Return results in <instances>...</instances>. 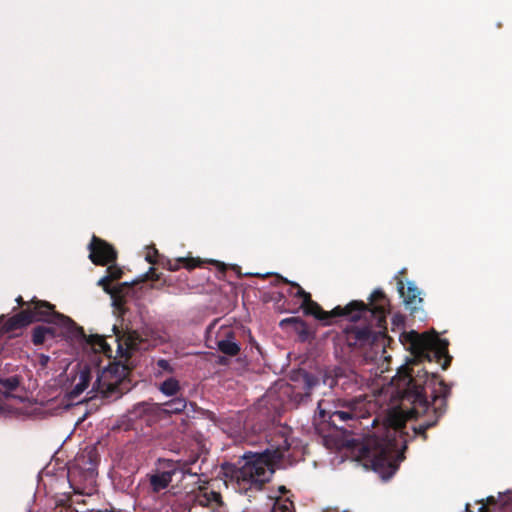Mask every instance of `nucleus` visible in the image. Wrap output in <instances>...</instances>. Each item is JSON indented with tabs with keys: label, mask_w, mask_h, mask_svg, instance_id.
<instances>
[{
	"label": "nucleus",
	"mask_w": 512,
	"mask_h": 512,
	"mask_svg": "<svg viewBox=\"0 0 512 512\" xmlns=\"http://www.w3.org/2000/svg\"><path fill=\"white\" fill-rule=\"evenodd\" d=\"M159 391L167 397H175L182 394V387L179 380L169 377L159 384Z\"/></svg>",
	"instance_id": "24"
},
{
	"label": "nucleus",
	"mask_w": 512,
	"mask_h": 512,
	"mask_svg": "<svg viewBox=\"0 0 512 512\" xmlns=\"http://www.w3.org/2000/svg\"><path fill=\"white\" fill-rule=\"evenodd\" d=\"M278 491L281 494H286L288 492V489L285 486L282 485V486H279Z\"/></svg>",
	"instance_id": "39"
},
{
	"label": "nucleus",
	"mask_w": 512,
	"mask_h": 512,
	"mask_svg": "<svg viewBox=\"0 0 512 512\" xmlns=\"http://www.w3.org/2000/svg\"><path fill=\"white\" fill-rule=\"evenodd\" d=\"M160 279V275L156 272L154 268H150L148 272L143 274L139 279H137V284L141 282H145L147 280L158 281Z\"/></svg>",
	"instance_id": "31"
},
{
	"label": "nucleus",
	"mask_w": 512,
	"mask_h": 512,
	"mask_svg": "<svg viewBox=\"0 0 512 512\" xmlns=\"http://www.w3.org/2000/svg\"><path fill=\"white\" fill-rule=\"evenodd\" d=\"M156 365L162 371H166L168 373H173L174 372V368L171 366L170 362L168 360H166V359H159L156 362Z\"/></svg>",
	"instance_id": "32"
},
{
	"label": "nucleus",
	"mask_w": 512,
	"mask_h": 512,
	"mask_svg": "<svg viewBox=\"0 0 512 512\" xmlns=\"http://www.w3.org/2000/svg\"><path fill=\"white\" fill-rule=\"evenodd\" d=\"M404 337L412 359L398 371L397 395L402 403L412 405L411 413L416 416L426 414L432 407L433 417L413 427L414 436L420 435L426 440V431L436 426L447 410L451 387L437 373L428 372L421 364L436 362L446 370L452 358L448 354V341L440 339L438 335L410 331Z\"/></svg>",
	"instance_id": "1"
},
{
	"label": "nucleus",
	"mask_w": 512,
	"mask_h": 512,
	"mask_svg": "<svg viewBox=\"0 0 512 512\" xmlns=\"http://www.w3.org/2000/svg\"><path fill=\"white\" fill-rule=\"evenodd\" d=\"M16 302H17V304H18L19 306H24V305H26V304H27V303L23 300L22 296H18V297L16 298Z\"/></svg>",
	"instance_id": "38"
},
{
	"label": "nucleus",
	"mask_w": 512,
	"mask_h": 512,
	"mask_svg": "<svg viewBox=\"0 0 512 512\" xmlns=\"http://www.w3.org/2000/svg\"><path fill=\"white\" fill-rule=\"evenodd\" d=\"M98 464V456L94 449L85 450L78 454L74 463L68 468V477L71 481L76 474L84 472L86 476L93 477Z\"/></svg>",
	"instance_id": "11"
},
{
	"label": "nucleus",
	"mask_w": 512,
	"mask_h": 512,
	"mask_svg": "<svg viewBox=\"0 0 512 512\" xmlns=\"http://www.w3.org/2000/svg\"><path fill=\"white\" fill-rule=\"evenodd\" d=\"M211 264L215 265L221 271H225V269H226L225 264L222 263V262H219V261H216V260H212Z\"/></svg>",
	"instance_id": "35"
},
{
	"label": "nucleus",
	"mask_w": 512,
	"mask_h": 512,
	"mask_svg": "<svg viewBox=\"0 0 512 512\" xmlns=\"http://www.w3.org/2000/svg\"><path fill=\"white\" fill-rule=\"evenodd\" d=\"M25 310L29 311L31 323L46 322L48 324L63 327L67 332L74 329L77 334L84 336V330L82 327L77 326V324L68 316L56 312L55 306L47 301L33 298L31 300V305H28Z\"/></svg>",
	"instance_id": "6"
},
{
	"label": "nucleus",
	"mask_w": 512,
	"mask_h": 512,
	"mask_svg": "<svg viewBox=\"0 0 512 512\" xmlns=\"http://www.w3.org/2000/svg\"><path fill=\"white\" fill-rule=\"evenodd\" d=\"M137 284L136 280L131 282H122L115 286L110 287V292H106L112 299V304L118 310H121L125 303L126 298L131 294L132 288Z\"/></svg>",
	"instance_id": "15"
},
{
	"label": "nucleus",
	"mask_w": 512,
	"mask_h": 512,
	"mask_svg": "<svg viewBox=\"0 0 512 512\" xmlns=\"http://www.w3.org/2000/svg\"><path fill=\"white\" fill-rule=\"evenodd\" d=\"M31 324L29 311L23 309L19 313L10 317L3 325L2 330L6 333L14 332Z\"/></svg>",
	"instance_id": "20"
},
{
	"label": "nucleus",
	"mask_w": 512,
	"mask_h": 512,
	"mask_svg": "<svg viewBox=\"0 0 512 512\" xmlns=\"http://www.w3.org/2000/svg\"><path fill=\"white\" fill-rule=\"evenodd\" d=\"M164 411V415L169 416L172 414H180L187 407V399L181 394L179 396L172 397V399L161 403Z\"/></svg>",
	"instance_id": "23"
},
{
	"label": "nucleus",
	"mask_w": 512,
	"mask_h": 512,
	"mask_svg": "<svg viewBox=\"0 0 512 512\" xmlns=\"http://www.w3.org/2000/svg\"><path fill=\"white\" fill-rule=\"evenodd\" d=\"M91 380V372L88 368H84L79 373V382L75 385L73 393L78 395L82 393L88 386Z\"/></svg>",
	"instance_id": "28"
},
{
	"label": "nucleus",
	"mask_w": 512,
	"mask_h": 512,
	"mask_svg": "<svg viewBox=\"0 0 512 512\" xmlns=\"http://www.w3.org/2000/svg\"><path fill=\"white\" fill-rule=\"evenodd\" d=\"M89 259L98 266H106L117 260L116 249L107 241L93 235L88 245Z\"/></svg>",
	"instance_id": "10"
},
{
	"label": "nucleus",
	"mask_w": 512,
	"mask_h": 512,
	"mask_svg": "<svg viewBox=\"0 0 512 512\" xmlns=\"http://www.w3.org/2000/svg\"><path fill=\"white\" fill-rule=\"evenodd\" d=\"M68 333H70L74 337L84 338L86 340L87 344H89L95 352L103 353L104 355L111 357L112 349L109 346V344L106 342V339L103 336L96 334V335H89L87 337L85 334H84V336L77 334L74 329H72L71 331H68Z\"/></svg>",
	"instance_id": "18"
},
{
	"label": "nucleus",
	"mask_w": 512,
	"mask_h": 512,
	"mask_svg": "<svg viewBox=\"0 0 512 512\" xmlns=\"http://www.w3.org/2000/svg\"><path fill=\"white\" fill-rule=\"evenodd\" d=\"M21 377L19 375H13L11 377H0V386L7 392L15 391L20 385Z\"/></svg>",
	"instance_id": "29"
},
{
	"label": "nucleus",
	"mask_w": 512,
	"mask_h": 512,
	"mask_svg": "<svg viewBox=\"0 0 512 512\" xmlns=\"http://www.w3.org/2000/svg\"><path fill=\"white\" fill-rule=\"evenodd\" d=\"M203 264L204 261H202L200 258L193 257H179L175 260L167 259L162 263L163 267L173 272L179 270L181 266L187 270H193L196 267H201Z\"/></svg>",
	"instance_id": "19"
},
{
	"label": "nucleus",
	"mask_w": 512,
	"mask_h": 512,
	"mask_svg": "<svg viewBox=\"0 0 512 512\" xmlns=\"http://www.w3.org/2000/svg\"><path fill=\"white\" fill-rule=\"evenodd\" d=\"M195 501L200 506H211L213 504H216L217 506L222 505L221 494L215 491H200L196 494Z\"/></svg>",
	"instance_id": "25"
},
{
	"label": "nucleus",
	"mask_w": 512,
	"mask_h": 512,
	"mask_svg": "<svg viewBox=\"0 0 512 512\" xmlns=\"http://www.w3.org/2000/svg\"><path fill=\"white\" fill-rule=\"evenodd\" d=\"M304 313L314 316L317 320L321 321L323 325H331L333 319L337 317H351L356 319L361 311H367L365 303L361 300H353L345 307L336 306L331 311H325L323 308L312 299L302 305Z\"/></svg>",
	"instance_id": "8"
},
{
	"label": "nucleus",
	"mask_w": 512,
	"mask_h": 512,
	"mask_svg": "<svg viewBox=\"0 0 512 512\" xmlns=\"http://www.w3.org/2000/svg\"><path fill=\"white\" fill-rule=\"evenodd\" d=\"M175 467L176 464L171 459H158L157 468L147 475L152 493L158 494L169 487L173 476L178 472Z\"/></svg>",
	"instance_id": "9"
},
{
	"label": "nucleus",
	"mask_w": 512,
	"mask_h": 512,
	"mask_svg": "<svg viewBox=\"0 0 512 512\" xmlns=\"http://www.w3.org/2000/svg\"><path fill=\"white\" fill-rule=\"evenodd\" d=\"M367 311H361L356 319L347 317L351 322H357L361 318L368 320L364 327L352 325L337 335L338 345L345 346L349 352L365 349L384 342L387 337L386 316L390 311V302L385 293L377 289L369 297V303H365Z\"/></svg>",
	"instance_id": "4"
},
{
	"label": "nucleus",
	"mask_w": 512,
	"mask_h": 512,
	"mask_svg": "<svg viewBox=\"0 0 512 512\" xmlns=\"http://www.w3.org/2000/svg\"><path fill=\"white\" fill-rule=\"evenodd\" d=\"M89 512H116V510H115L114 508H110V509H98V510L92 509V510H90Z\"/></svg>",
	"instance_id": "37"
},
{
	"label": "nucleus",
	"mask_w": 512,
	"mask_h": 512,
	"mask_svg": "<svg viewBox=\"0 0 512 512\" xmlns=\"http://www.w3.org/2000/svg\"><path fill=\"white\" fill-rule=\"evenodd\" d=\"M49 361H50V357L48 355L40 354V356H39V364L42 367H46L47 364L49 363Z\"/></svg>",
	"instance_id": "34"
},
{
	"label": "nucleus",
	"mask_w": 512,
	"mask_h": 512,
	"mask_svg": "<svg viewBox=\"0 0 512 512\" xmlns=\"http://www.w3.org/2000/svg\"><path fill=\"white\" fill-rule=\"evenodd\" d=\"M478 503L481 504L479 512H512V491L499 493L498 498L489 496Z\"/></svg>",
	"instance_id": "14"
},
{
	"label": "nucleus",
	"mask_w": 512,
	"mask_h": 512,
	"mask_svg": "<svg viewBox=\"0 0 512 512\" xmlns=\"http://www.w3.org/2000/svg\"><path fill=\"white\" fill-rule=\"evenodd\" d=\"M131 414L134 418L141 419L149 425L165 417L162 404L148 402L136 404Z\"/></svg>",
	"instance_id": "13"
},
{
	"label": "nucleus",
	"mask_w": 512,
	"mask_h": 512,
	"mask_svg": "<svg viewBox=\"0 0 512 512\" xmlns=\"http://www.w3.org/2000/svg\"><path fill=\"white\" fill-rule=\"evenodd\" d=\"M279 325L282 328L292 326L302 342L314 338V334L307 323L299 317L285 318L280 321Z\"/></svg>",
	"instance_id": "17"
},
{
	"label": "nucleus",
	"mask_w": 512,
	"mask_h": 512,
	"mask_svg": "<svg viewBox=\"0 0 512 512\" xmlns=\"http://www.w3.org/2000/svg\"><path fill=\"white\" fill-rule=\"evenodd\" d=\"M392 427H386L381 435L366 437L357 448L358 460L363 462L366 468H371L387 480L398 469V462L404 456L401 449L406 448V440L403 437L405 424L401 419L392 420Z\"/></svg>",
	"instance_id": "2"
},
{
	"label": "nucleus",
	"mask_w": 512,
	"mask_h": 512,
	"mask_svg": "<svg viewBox=\"0 0 512 512\" xmlns=\"http://www.w3.org/2000/svg\"><path fill=\"white\" fill-rule=\"evenodd\" d=\"M396 280L397 290L400 297L403 299L406 308L410 310L411 314L416 313L423 302V299L420 297L421 292L419 288L414 282H407V285L405 286V283L401 278L396 277Z\"/></svg>",
	"instance_id": "12"
},
{
	"label": "nucleus",
	"mask_w": 512,
	"mask_h": 512,
	"mask_svg": "<svg viewBox=\"0 0 512 512\" xmlns=\"http://www.w3.org/2000/svg\"><path fill=\"white\" fill-rule=\"evenodd\" d=\"M58 336L57 329L52 326L38 325L32 330V343L36 346L44 344Z\"/></svg>",
	"instance_id": "22"
},
{
	"label": "nucleus",
	"mask_w": 512,
	"mask_h": 512,
	"mask_svg": "<svg viewBox=\"0 0 512 512\" xmlns=\"http://www.w3.org/2000/svg\"><path fill=\"white\" fill-rule=\"evenodd\" d=\"M118 361L112 362L101 371L94 384L96 389L109 397L119 391V385L129 375V359L133 351L145 349V341L137 331H128L122 336L116 334Z\"/></svg>",
	"instance_id": "5"
},
{
	"label": "nucleus",
	"mask_w": 512,
	"mask_h": 512,
	"mask_svg": "<svg viewBox=\"0 0 512 512\" xmlns=\"http://www.w3.org/2000/svg\"><path fill=\"white\" fill-rule=\"evenodd\" d=\"M345 379H346V377H344V376H337L336 379H335V384L337 386L341 385L344 388Z\"/></svg>",
	"instance_id": "36"
},
{
	"label": "nucleus",
	"mask_w": 512,
	"mask_h": 512,
	"mask_svg": "<svg viewBox=\"0 0 512 512\" xmlns=\"http://www.w3.org/2000/svg\"><path fill=\"white\" fill-rule=\"evenodd\" d=\"M200 456V448L197 446L196 449L190 451L189 455L186 458L173 460L174 464H176V470L178 472H181L183 475L197 476L198 473L201 471V467L199 466L198 471H193L192 466L198 462Z\"/></svg>",
	"instance_id": "16"
},
{
	"label": "nucleus",
	"mask_w": 512,
	"mask_h": 512,
	"mask_svg": "<svg viewBox=\"0 0 512 512\" xmlns=\"http://www.w3.org/2000/svg\"><path fill=\"white\" fill-rule=\"evenodd\" d=\"M364 403L353 399L342 405V408L329 414V423L343 433L354 432L361 425V419L367 418V411L363 409Z\"/></svg>",
	"instance_id": "7"
},
{
	"label": "nucleus",
	"mask_w": 512,
	"mask_h": 512,
	"mask_svg": "<svg viewBox=\"0 0 512 512\" xmlns=\"http://www.w3.org/2000/svg\"><path fill=\"white\" fill-rule=\"evenodd\" d=\"M158 255V251L156 248H153V251L152 253L148 252L145 259L147 262H149L150 264H156V256Z\"/></svg>",
	"instance_id": "33"
},
{
	"label": "nucleus",
	"mask_w": 512,
	"mask_h": 512,
	"mask_svg": "<svg viewBox=\"0 0 512 512\" xmlns=\"http://www.w3.org/2000/svg\"><path fill=\"white\" fill-rule=\"evenodd\" d=\"M279 282L290 284L293 288H296L297 291L294 296L296 298L302 299V305H304L305 303H308L312 299L311 294L306 292L298 283L291 282V281L287 280L286 278H284L280 275H277L276 280H275V285Z\"/></svg>",
	"instance_id": "26"
},
{
	"label": "nucleus",
	"mask_w": 512,
	"mask_h": 512,
	"mask_svg": "<svg viewBox=\"0 0 512 512\" xmlns=\"http://www.w3.org/2000/svg\"><path fill=\"white\" fill-rule=\"evenodd\" d=\"M269 447L261 453H255L235 472L236 489L252 496V492L261 491L274 473L273 465L281 461L290 449L289 431L286 427L275 430L268 441Z\"/></svg>",
	"instance_id": "3"
},
{
	"label": "nucleus",
	"mask_w": 512,
	"mask_h": 512,
	"mask_svg": "<svg viewBox=\"0 0 512 512\" xmlns=\"http://www.w3.org/2000/svg\"><path fill=\"white\" fill-rule=\"evenodd\" d=\"M123 274L124 272L121 267L116 265L115 262L110 263L106 269V274L98 280L97 285L100 286L104 292H110L111 283L121 279Z\"/></svg>",
	"instance_id": "21"
},
{
	"label": "nucleus",
	"mask_w": 512,
	"mask_h": 512,
	"mask_svg": "<svg viewBox=\"0 0 512 512\" xmlns=\"http://www.w3.org/2000/svg\"><path fill=\"white\" fill-rule=\"evenodd\" d=\"M217 346L220 352L228 356H236L240 352L239 344L229 338L219 340Z\"/></svg>",
	"instance_id": "27"
},
{
	"label": "nucleus",
	"mask_w": 512,
	"mask_h": 512,
	"mask_svg": "<svg viewBox=\"0 0 512 512\" xmlns=\"http://www.w3.org/2000/svg\"><path fill=\"white\" fill-rule=\"evenodd\" d=\"M271 512H295L294 504L289 498H277L273 504Z\"/></svg>",
	"instance_id": "30"
}]
</instances>
